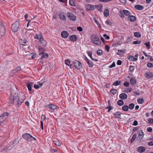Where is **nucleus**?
<instances>
[{"instance_id":"20","label":"nucleus","mask_w":153,"mask_h":153,"mask_svg":"<svg viewBox=\"0 0 153 153\" xmlns=\"http://www.w3.org/2000/svg\"><path fill=\"white\" fill-rule=\"evenodd\" d=\"M104 16L105 17H108L109 14V11L107 9H105L103 13Z\"/></svg>"},{"instance_id":"1","label":"nucleus","mask_w":153,"mask_h":153,"mask_svg":"<svg viewBox=\"0 0 153 153\" xmlns=\"http://www.w3.org/2000/svg\"><path fill=\"white\" fill-rule=\"evenodd\" d=\"M91 38L92 42L95 45H99L101 44V41L97 35H92L91 36Z\"/></svg>"},{"instance_id":"18","label":"nucleus","mask_w":153,"mask_h":153,"mask_svg":"<svg viewBox=\"0 0 153 153\" xmlns=\"http://www.w3.org/2000/svg\"><path fill=\"white\" fill-rule=\"evenodd\" d=\"M134 8L138 10H141L143 9L144 7L142 5H136L134 6Z\"/></svg>"},{"instance_id":"51","label":"nucleus","mask_w":153,"mask_h":153,"mask_svg":"<svg viewBox=\"0 0 153 153\" xmlns=\"http://www.w3.org/2000/svg\"><path fill=\"white\" fill-rule=\"evenodd\" d=\"M30 30H33V29H27V31H26V33L27 34V36H26V37H27V38L28 37L30 36V34H27V33H29V31Z\"/></svg>"},{"instance_id":"32","label":"nucleus","mask_w":153,"mask_h":153,"mask_svg":"<svg viewBox=\"0 0 153 153\" xmlns=\"http://www.w3.org/2000/svg\"><path fill=\"white\" fill-rule=\"evenodd\" d=\"M128 59L129 60L134 61H136L137 60V59L136 58H135L132 56H131L128 58Z\"/></svg>"},{"instance_id":"44","label":"nucleus","mask_w":153,"mask_h":153,"mask_svg":"<svg viewBox=\"0 0 153 153\" xmlns=\"http://www.w3.org/2000/svg\"><path fill=\"white\" fill-rule=\"evenodd\" d=\"M147 66L149 68H153V64L151 62L148 63L147 64Z\"/></svg>"},{"instance_id":"16","label":"nucleus","mask_w":153,"mask_h":153,"mask_svg":"<svg viewBox=\"0 0 153 153\" xmlns=\"http://www.w3.org/2000/svg\"><path fill=\"white\" fill-rule=\"evenodd\" d=\"M138 152L141 153L145 151V149L144 147L143 146H140L138 147L137 149Z\"/></svg>"},{"instance_id":"12","label":"nucleus","mask_w":153,"mask_h":153,"mask_svg":"<svg viewBox=\"0 0 153 153\" xmlns=\"http://www.w3.org/2000/svg\"><path fill=\"white\" fill-rule=\"evenodd\" d=\"M144 76L148 78L151 79L153 77V74L152 72H147L145 74Z\"/></svg>"},{"instance_id":"38","label":"nucleus","mask_w":153,"mask_h":153,"mask_svg":"<svg viewBox=\"0 0 153 153\" xmlns=\"http://www.w3.org/2000/svg\"><path fill=\"white\" fill-rule=\"evenodd\" d=\"M69 4L72 6H74L76 4L74 1V0H70Z\"/></svg>"},{"instance_id":"27","label":"nucleus","mask_w":153,"mask_h":153,"mask_svg":"<svg viewBox=\"0 0 153 153\" xmlns=\"http://www.w3.org/2000/svg\"><path fill=\"white\" fill-rule=\"evenodd\" d=\"M106 24L108 26L111 25L112 24V22L111 20L107 19L105 21Z\"/></svg>"},{"instance_id":"61","label":"nucleus","mask_w":153,"mask_h":153,"mask_svg":"<svg viewBox=\"0 0 153 153\" xmlns=\"http://www.w3.org/2000/svg\"><path fill=\"white\" fill-rule=\"evenodd\" d=\"M138 124V122L137 121L135 120L134 121L133 123V125L134 126H136Z\"/></svg>"},{"instance_id":"29","label":"nucleus","mask_w":153,"mask_h":153,"mask_svg":"<svg viewBox=\"0 0 153 153\" xmlns=\"http://www.w3.org/2000/svg\"><path fill=\"white\" fill-rule=\"evenodd\" d=\"M122 110L124 111H127L128 110V105H124L122 107Z\"/></svg>"},{"instance_id":"60","label":"nucleus","mask_w":153,"mask_h":153,"mask_svg":"<svg viewBox=\"0 0 153 153\" xmlns=\"http://www.w3.org/2000/svg\"><path fill=\"white\" fill-rule=\"evenodd\" d=\"M147 130L148 132H151L152 131V128L150 127H148L147 128Z\"/></svg>"},{"instance_id":"6","label":"nucleus","mask_w":153,"mask_h":153,"mask_svg":"<svg viewBox=\"0 0 153 153\" xmlns=\"http://www.w3.org/2000/svg\"><path fill=\"white\" fill-rule=\"evenodd\" d=\"M73 64L76 68L78 70H80L82 68L81 63L78 61L75 60L73 62Z\"/></svg>"},{"instance_id":"54","label":"nucleus","mask_w":153,"mask_h":153,"mask_svg":"<svg viewBox=\"0 0 153 153\" xmlns=\"http://www.w3.org/2000/svg\"><path fill=\"white\" fill-rule=\"evenodd\" d=\"M103 37H105V39H108L110 38L109 36H107L106 34H105L103 35Z\"/></svg>"},{"instance_id":"14","label":"nucleus","mask_w":153,"mask_h":153,"mask_svg":"<svg viewBox=\"0 0 153 153\" xmlns=\"http://www.w3.org/2000/svg\"><path fill=\"white\" fill-rule=\"evenodd\" d=\"M120 98L122 100H125L127 99V94L125 93H122L119 95Z\"/></svg>"},{"instance_id":"31","label":"nucleus","mask_w":153,"mask_h":153,"mask_svg":"<svg viewBox=\"0 0 153 153\" xmlns=\"http://www.w3.org/2000/svg\"><path fill=\"white\" fill-rule=\"evenodd\" d=\"M134 36L136 37L140 38L141 36L140 33L139 32H135L134 33Z\"/></svg>"},{"instance_id":"3","label":"nucleus","mask_w":153,"mask_h":153,"mask_svg":"<svg viewBox=\"0 0 153 153\" xmlns=\"http://www.w3.org/2000/svg\"><path fill=\"white\" fill-rule=\"evenodd\" d=\"M6 33L5 27L3 23L0 22V38L4 36Z\"/></svg>"},{"instance_id":"15","label":"nucleus","mask_w":153,"mask_h":153,"mask_svg":"<svg viewBox=\"0 0 153 153\" xmlns=\"http://www.w3.org/2000/svg\"><path fill=\"white\" fill-rule=\"evenodd\" d=\"M59 16L61 19L63 21L66 20V18L64 13L62 12L60 13L59 14Z\"/></svg>"},{"instance_id":"50","label":"nucleus","mask_w":153,"mask_h":153,"mask_svg":"<svg viewBox=\"0 0 153 153\" xmlns=\"http://www.w3.org/2000/svg\"><path fill=\"white\" fill-rule=\"evenodd\" d=\"M124 85L126 87H128L129 85V82L126 81L124 83Z\"/></svg>"},{"instance_id":"4","label":"nucleus","mask_w":153,"mask_h":153,"mask_svg":"<svg viewBox=\"0 0 153 153\" xmlns=\"http://www.w3.org/2000/svg\"><path fill=\"white\" fill-rule=\"evenodd\" d=\"M19 22L16 21L13 23L11 26L12 30L14 32H17L19 29Z\"/></svg>"},{"instance_id":"35","label":"nucleus","mask_w":153,"mask_h":153,"mask_svg":"<svg viewBox=\"0 0 153 153\" xmlns=\"http://www.w3.org/2000/svg\"><path fill=\"white\" fill-rule=\"evenodd\" d=\"M137 102L138 103L142 104L144 102V100L143 98H140L137 99Z\"/></svg>"},{"instance_id":"24","label":"nucleus","mask_w":153,"mask_h":153,"mask_svg":"<svg viewBox=\"0 0 153 153\" xmlns=\"http://www.w3.org/2000/svg\"><path fill=\"white\" fill-rule=\"evenodd\" d=\"M77 39V37L74 35H73L70 37V40L73 41H75Z\"/></svg>"},{"instance_id":"42","label":"nucleus","mask_w":153,"mask_h":153,"mask_svg":"<svg viewBox=\"0 0 153 153\" xmlns=\"http://www.w3.org/2000/svg\"><path fill=\"white\" fill-rule=\"evenodd\" d=\"M134 103H131L129 104L128 107V108L130 109H132L134 108Z\"/></svg>"},{"instance_id":"52","label":"nucleus","mask_w":153,"mask_h":153,"mask_svg":"<svg viewBox=\"0 0 153 153\" xmlns=\"http://www.w3.org/2000/svg\"><path fill=\"white\" fill-rule=\"evenodd\" d=\"M87 53L88 54V56L90 57H91L92 56V51H89Z\"/></svg>"},{"instance_id":"37","label":"nucleus","mask_w":153,"mask_h":153,"mask_svg":"<svg viewBox=\"0 0 153 153\" xmlns=\"http://www.w3.org/2000/svg\"><path fill=\"white\" fill-rule=\"evenodd\" d=\"M139 135L140 136V138L141 139H142L143 136L144 134L142 130L140 131L139 133Z\"/></svg>"},{"instance_id":"23","label":"nucleus","mask_w":153,"mask_h":153,"mask_svg":"<svg viewBox=\"0 0 153 153\" xmlns=\"http://www.w3.org/2000/svg\"><path fill=\"white\" fill-rule=\"evenodd\" d=\"M39 55H42V59H45L48 57V55L46 53H44V52L39 53Z\"/></svg>"},{"instance_id":"56","label":"nucleus","mask_w":153,"mask_h":153,"mask_svg":"<svg viewBox=\"0 0 153 153\" xmlns=\"http://www.w3.org/2000/svg\"><path fill=\"white\" fill-rule=\"evenodd\" d=\"M115 64L114 62H113L112 65H109V68H112L114 67H115Z\"/></svg>"},{"instance_id":"17","label":"nucleus","mask_w":153,"mask_h":153,"mask_svg":"<svg viewBox=\"0 0 153 153\" xmlns=\"http://www.w3.org/2000/svg\"><path fill=\"white\" fill-rule=\"evenodd\" d=\"M21 70V68L20 67L18 66L15 69L13 70L12 71V72L13 74L15 73L20 71Z\"/></svg>"},{"instance_id":"64","label":"nucleus","mask_w":153,"mask_h":153,"mask_svg":"<svg viewBox=\"0 0 153 153\" xmlns=\"http://www.w3.org/2000/svg\"><path fill=\"white\" fill-rule=\"evenodd\" d=\"M148 145L149 146H153V142L150 141L148 143Z\"/></svg>"},{"instance_id":"58","label":"nucleus","mask_w":153,"mask_h":153,"mask_svg":"<svg viewBox=\"0 0 153 153\" xmlns=\"http://www.w3.org/2000/svg\"><path fill=\"white\" fill-rule=\"evenodd\" d=\"M148 122L150 124H153V119H149L148 120Z\"/></svg>"},{"instance_id":"55","label":"nucleus","mask_w":153,"mask_h":153,"mask_svg":"<svg viewBox=\"0 0 153 153\" xmlns=\"http://www.w3.org/2000/svg\"><path fill=\"white\" fill-rule=\"evenodd\" d=\"M41 118L42 121L45 120L46 119V117L43 114L42 115Z\"/></svg>"},{"instance_id":"39","label":"nucleus","mask_w":153,"mask_h":153,"mask_svg":"<svg viewBox=\"0 0 153 153\" xmlns=\"http://www.w3.org/2000/svg\"><path fill=\"white\" fill-rule=\"evenodd\" d=\"M20 44L22 45H25V43H26V41L25 40H23L21 39L19 42Z\"/></svg>"},{"instance_id":"47","label":"nucleus","mask_w":153,"mask_h":153,"mask_svg":"<svg viewBox=\"0 0 153 153\" xmlns=\"http://www.w3.org/2000/svg\"><path fill=\"white\" fill-rule=\"evenodd\" d=\"M145 45H146V48L149 49L150 48V43L149 42H146Z\"/></svg>"},{"instance_id":"25","label":"nucleus","mask_w":153,"mask_h":153,"mask_svg":"<svg viewBox=\"0 0 153 153\" xmlns=\"http://www.w3.org/2000/svg\"><path fill=\"white\" fill-rule=\"evenodd\" d=\"M130 81L131 84L132 85H134L136 82V80L135 77H133L131 79Z\"/></svg>"},{"instance_id":"63","label":"nucleus","mask_w":153,"mask_h":153,"mask_svg":"<svg viewBox=\"0 0 153 153\" xmlns=\"http://www.w3.org/2000/svg\"><path fill=\"white\" fill-rule=\"evenodd\" d=\"M122 61L120 60H118L117 62V64L118 65H120L122 64Z\"/></svg>"},{"instance_id":"22","label":"nucleus","mask_w":153,"mask_h":153,"mask_svg":"<svg viewBox=\"0 0 153 153\" xmlns=\"http://www.w3.org/2000/svg\"><path fill=\"white\" fill-rule=\"evenodd\" d=\"M43 83H39L37 85L34 84V87L36 89L39 88L40 87H41L43 85Z\"/></svg>"},{"instance_id":"2","label":"nucleus","mask_w":153,"mask_h":153,"mask_svg":"<svg viewBox=\"0 0 153 153\" xmlns=\"http://www.w3.org/2000/svg\"><path fill=\"white\" fill-rule=\"evenodd\" d=\"M23 137L25 140L29 141L36 140V138L32 136L30 134L25 133L22 135Z\"/></svg>"},{"instance_id":"46","label":"nucleus","mask_w":153,"mask_h":153,"mask_svg":"<svg viewBox=\"0 0 153 153\" xmlns=\"http://www.w3.org/2000/svg\"><path fill=\"white\" fill-rule=\"evenodd\" d=\"M136 134H134L133 135V136L131 140V143H132L135 140V139L136 138Z\"/></svg>"},{"instance_id":"53","label":"nucleus","mask_w":153,"mask_h":153,"mask_svg":"<svg viewBox=\"0 0 153 153\" xmlns=\"http://www.w3.org/2000/svg\"><path fill=\"white\" fill-rule=\"evenodd\" d=\"M123 12H122L121 11H120V13L119 14V16L121 17L122 18H124V15L123 13Z\"/></svg>"},{"instance_id":"30","label":"nucleus","mask_w":153,"mask_h":153,"mask_svg":"<svg viewBox=\"0 0 153 153\" xmlns=\"http://www.w3.org/2000/svg\"><path fill=\"white\" fill-rule=\"evenodd\" d=\"M121 82V81L117 80L113 83V85L115 86H118L120 84Z\"/></svg>"},{"instance_id":"9","label":"nucleus","mask_w":153,"mask_h":153,"mask_svg":"<svg viewBox=\"0 0 153 153\" xmlns=\"http://www.w3.org/2000/svg\"><path fill=\"white\" fill-rule=\"evenodd\" d=\"M95 6L88 4L86 6L85 9L87 11L93 10L95 9Z\"/></svg>"},{"instance_id":"43","label":"nucleus","mask_w":153,"mask_h":153,"mask_svg":"<svg viewBox=\"0 0 153 153\" xmlns=\"http://www.w3.org/2000/svg\"><path fill=\"white\" fill-rule=\"evenodd\" d=\"M103 8L102 5L101 4H100L97 7V9L100 11H102V10Z\"/></svg>"},{"instance_id":"19","label":"nucleus","mask_w":153,"mask_h":153,"mask_svg":"<svg viewBox=\"0 0 153 153\" xmlns=\"http://www.w3.org/2000/svg\"><path fill=\"white\" fill-rule=\"evenodd\" d=\"M121 114H122L121 113L118 111L114 113V115L117 118H120L121 117Z\"/></svg>"},{"instance_id":"28","label":"nucleus","mask_w":153,"mask_h":153,"mask_svg":"<svg viewBox=\"0 0 153 153\" xmlns=\"http://www.w3.org/2000/svg\"><path fill=\"white\" fill-rule=\"evenodd\" d=\"M54 143L56 145L59 146H61L62 143V142L59 141H54Z\"/></svg>"},{"instance_id":"10","label":"nucleus","mask_w":153,"mask_h":153,"mask_svg":"<svg viewBox=\"0 0 153 153\" xmlns=\"http://www.w3.org/2000/svg\"><path fill=\"white\" fill-rule=\"evenodd\" d=\"M33 83L32 82H30L27 83V87L29 92H31L32 91V87L33 86Z\"/></svg>"},{"instance_id":"13","label":"nucleus","mask_w":153,"mask_h":153,"mask_svg":"<svg viewBox=\"0 0 153 153\" xmlns=\"http://www.w3.org/2000/svg\"><path fill=\"white\" fill-rule=\"evenodd\" d=\"M128 19L129 21L133 22L136 20V18L134 16H130L128 17Z\"/></svg>"},{"instance_id":"5","label":"nucleus","mask_w":153,"mask_h":153,"mask_svg":"<svg viewBox=\"0 0 153 153\" xmlns=\"http://www.w3.org/2000/svg\"><path fill=\"white\" fill-rule=\"evenodd\" d=\"M9 114L7 113H5L0 116V125H1L4 120L7 119Z\"/></svg>"},{"instance_id":"45","label":"nucleus","mask_w":153,"mask_h":153,"mask_svg":"<svg viewBox=\"0 0 153 153\" xmlns=\"http://www.w3.org/2000/svg\"><path fill=\"white\" fill-rule=\"evenodd\" d=\"M117 91V90L115 89H112L110 90V92L113 94H115L116 93Z\"/></svg>"},{"instance_id":"8","label":"nucleus","mask_w":153,"mask_h":153,"mask_svg":"<svg viewBox=\"0 0 153 153\" xmlns=\"http://www.w3.org/2000/svg\"><path fill=\"white\" fill-rule=\"evenodd\" d=\"M15 95H16L14 96V92H12L9 101V103L10 105L13 104L14 102V101H15L16 99L17 98V96L16 95V94H15Z\"/></svg>"},{"instance_id":"21","label":"nucleus","mask_w":153,"mask_h":153,"mask_svg":"<svg viewBox=\"0 0 153 153\" xmlns=\"http://www.w3.org/2000/svg\"><path fill=\"white\" fill-rule=\"evenodd\" d=\"M47 106L48 108L52 110L56 109L57 108L56 106L53 105H48Z\"/></svg>"},{"instance_id":"59","label":"nucleus","mask_w":153,"mask_h":153,"mask_svg":"<svg viewBox=\"0 0 153 153\" xmlns=\"http://www.w3.org/2000/svg\"><path fill=\"white\" fill-rule=\"evenodd\" d=\"M41 36L40 35H36V36H35V38H36V39H39L40 38H41Z\"/></svg>"},{"instance_id":"62","label":"nucleus","mask_w":153,"mask_h":153,"mask_svg":"<svg viewBox=\"0 0 153 153\" xmlns=\"http://www.w3.org/2000/svg\"><path fill=\"white\" fill-rule=\"evenodd\" d=\"M119 1L121 3L123 4H126V0H119Z\"/></svg>"},{"instance_id":"34","label":"nucleus","mask_w":153,"mask_h":153,"mask_svg":"<svg viewBox=\"0 0 153 153\" xmlns=\"http://www.w3.org/2000/svg\"><path fill=\"white\" fill-rule=\"evenodd\" d=\"M25 98L24 97H23L22 98H19L18 99V103L19 104H21L22 103L24 102Z\"/></svg>"},{"instance_id":"7","label":"nucleus","mask_w":153,"mask_h":153,"mask_svg":"<svg viewBox=\"0 0 153 153\" xmlns=\"http://www.w3.org/2000/svg\"><path fill=\"white\" fill-rule=\"evenodd\" d=\"M67 16L69 19L71 21H75L76 20V16L71 12H68L67 14Z\"/></svg>"},{"instance_id":"49","label":"nucleus","mask_w":153,"mask_h":153,"mask_svg":"<svg viewBox=\"0 0 153 153\" xmlns=\"http://www.w3.org/2000/svg\"><path fill=\"white\" fill-rule=\"evenodd\" d=\"M102 51L101 50H99L97 52V53L98 55H101L102 54Z\"/></svg>"},{"instance_id":"26","label":"nucleus","mask_w":153,"mask_h":153,"mask_svg":"<svg viewBox=\"0 0 153 153\" xmlns=\"http://www.w3.org/2000/svg\"><path fill=\"white\" fill-rule=\"evenodd\" d=\"M123 14L126 16H128L130 14V13L128 10H123Z\"/></svg>"},{"instance_id":"11","label":"nucleus","mask_w":153,"mask_h":153,"mask_svg":"<svg viewBox=\"0 0 153 153\" xmlns=\"http://www.w3.org/2000/svg\"><path fill=\"white\" fill-rule=\"evenodd\" d=\"M61 36L64 38H67L69 34L67 31H63L61 33Z\"/></svg>"},{"instance_id":"41","label":"nucleus","mask_w":153,"mask_h":153,"mask_svg":"<svg viewBox=\"0 0 153 153\" xmlns=\"http://www.w3.org/2000/svg\"><path fill=\"white\" fill-rule=\"evenodd\" d=\"M132 89L131 88H126L124 91V92L126 93H128V92H131L132 91Z\"/></svg>"},{"instance_id":"33","label":"nucleus","mask_w":153,"mask_h":153,"mask_svg":"<svg viewBox=\"0 0 153 153\" xmlns=\"http://www.w3.org/2000/svg\"><path fill=\"white\" fill-rule=\"evenodd\" d=\"M117 104L120 106H122L123 105L124 103L123 100H120L117 101Z\"/></svg>"},{"instance_id":"57","label":"nucleus","mask_w":153,"mask_h":153,"mask_svg":"<svg viewBox=\"0 0 153 153\" xmlns=\"http://www.w3.org/2000/svg\"><path fill=\"white\" fill-rule=\"evenodd\" d=\"M106 108L108 109V110L107 111L108 112H109L112 109V107L111 106H108V107H107Z\"/></svg>"},{"instance_id":"36","label":"nucleus","mask_w":153,"mask_h":153,"mask_svg":"<svg viewBox=\"0 0 153 153\" xmlns=\"http://www.w3.org/2000/svg\"><path fill=\"white\" fill-rule=\"evenodd\" d=\"M87 63L88 64L89 67H91L93 66L94 65L93 63L89 60L87 62Z\"/></svg>"},{"instance_id":"40","label":"nucleus","mask_w":153,"mask_h":153,"mask_svg":"<svg viewBox=\"0 0 153 153\" xmlns=\"http://www.w3.org/2000/svg\"><path fill=\"white\" fill-rule=\"evenodd\" d=\"M65 64L69 66H71L72 65L70 64V61L68 59H66L65 60Z\"/></svg>"},{"instance_id":"48","label":"nucleus","mask_w":153,"mask_h":153,"mask_svg":"<svg viewBox=\"0 0 153 153\" xmlns=\"http://www.w3.org/2000/svg\"><path fill=\"white\" fill-rule=\"evenodd\" d=\"M134 69V67L133 66H130L129 67V70L130 71H133Z\"/></svg>"}]
</instances>
